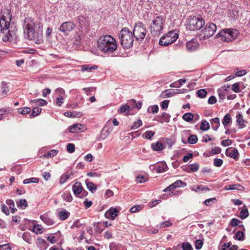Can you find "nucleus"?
I'll list each match as a JSON object with an SVG mask.
<instances>
[{
    "label": "nucleus",
    "instance_id": "nucleus-55",
    "mask_svg": "<svg viewBox=\"0 0 250 250\" xmlns=\"http://www.w3.org/2000/svg\"><path fill=\"white\" fill-rule=\"evenodd\" d=\"M78 113L76 111H67L63 113L64 115L67 117L74 118L77 116Z\"/></svg>",
    "mask_w": 250,
    "mask_h": 250
},
{
    "label": "nucleus",
    "instance_id": "nucleus-56",
    "mask_svg": "<svg viewBox=\"0 0 250 250\" xmlns=\"http://www.w3.org/2000/svg\"><path fill=\"white\" fill-rule=\"evenodd\" d=\"M99 224V222H95L93 223V226L95 227V232L97 233H101L104 230L103 229L100 227Z\"/></svg>",
    "mask_w": 250,
    "mask_h": 250
},
{
    "label": "nucleus",
    "instance_id": "nucleus-58",
    "mask_svg": "<svg viewBox=\"0 0 250 250\" xmlns=\"http://www.w3.org/2000/svg\"><path fill=\"white\" fill-rule=\"evenodd\" d=\"M67 151L72 153L75 151V145L73 144L69 143L66 146Z\"/></svg>",
    "mask_w": 250,
    "mask_h": 250
},
{
    "label": "nucleus",
    "instance_id": "nucleus-63",
    "mask_svg": "<svg viewBox=\"0 0 250 250\" xmlns=\"http://www.w3.org/2000/svg\"><path fill=\"white\" fill-rule=\"evenodd\" d=\"M169 103V100H166L163 101L161 103V107L163 109L166 110L167 108L168 104Z\"/></svg>",
    "mask_w": 250,
    "mask_h": 250
},
{
    "label": "nucleus",
    "instance_id": "nucleus-46",
    "mask_svg": "<svg viewBox=\"0 0 250 250\" xmlns=\"http://www.w3.org/2000/svg\"><path fill=\"white\" fill-rule=\"evenodd\" d=\"M58 153V150L55 149H52L48 151L44 154V156L48 157H53L56 156Z\"/></svg>",
    "mask_w": 250,
    "mask_h": 250
},
{
    "label": "nucleus",
    "instance_id": "nucleus-35",
    "mask_svg": "<svg viewBox=\"0 0 250 250\" xmlns=\"http://www.w3.org/2000/svg\"><path fill=\"white\" fill-rule=\"evenodd\" d=\"M17 207L22 209H25L28 206L27 201L25 199H20L17 201Z\"/></svg>",
    "mask_w": 250,
    "mask_h": 250
},
{
    "label": "nucleus",
    "instance_id": "nucleus-16",
    "mask_svg": "<svg viewBox=\"0 0 250 250\" xmlns=\"http://www.w3.org/2000/svg\"><path fill=\"white\" fill-rule=\"evenodd\" d=\"M216 36L218 38H220V40L221 41L227 42H230L229 40L230 36H229L228 35L227 29L222 30L221 31L216 35Z\"/></svg>",
    "mask_w": 250,
    "mask_h": 250
},
{
    "label": "nucleus",
    "instance_id": "nucleus-29",
    "mask_svg": "<svg viewBox=\"0 0 250 250\" xmlns=\"http://www.w3.org/2000/svg\"><path fill=\"white\" fill-rule=\"evenodd\" d=\"M228 35L230 36L229 40L230 41H233L237 36L238 31L236 29H227Z\"/></svg>",
    "mask_w": 250,
    "mask_h": 250
},
{
    "label": "nucleus",
    "instance_id": "nucleus-15",
    "mask_svg": "<svg viewBox=\"0 0 250 250\" xmlns=\"http://www.w3.org/2000/svg\"><path fill=\"white\" fill-rule=\"evenodd\" d=\"M85 126L82 124H78L71 125L69 127L71 133H77L79 131H83L85 129Z\"/></svg>",
    "mask_w": 250,
    "mask_h": 250
},
{
    "label": "nucleus",
    "instance_id": "nucleus-2",
    "mask_svg": "<svg viewBox=\"0 0 250 250\" xmlns=\"http://www.w3.org/2000/svg\"><path fill=\"white\" fill-rule=\"evenodd\" d=\"M99 49L105 53H112L116 50L117 45L115 39L110 35H103L97 41Z\"/></svg>",
    "mask_w": 250,
    "mask_h": 250
},
{
    "label": "nucleus",
    "instance_id": "nucleus-43",
    "mask_svg": "<svg viewBox=\"0 0 250 250\" xmlns=\"http://www.w3.org/2000/svg\"><path fill=\"white\" fill-rule=\"evenodd\" d=\"M217 199L215 197L208 198L204 201V204L207 206H211L216 202Z\"/></svg>",
    "mask_w": 250,
    "mask_h": 250
},
{
    "label": "nucleus",
    "instance_id": "nucleus-37",
    "mask_svg": "<svg viewBox=\"0 0 250 250\" xmlns=\"http://www.w3.org/2000/svg\"><path fill=\"white\" fill-rule=\"evenodd\" d=\"M22 238L27 243H28L29 244L32 243V238H31L29 232H24L22 234Z\"/></svg>",
    "mask_w": 250,
    "mask_h": 250
},
{
    "label": "nucleus",
    "instance_id": "nucleus-3",
    "mask_svg": "<svg viewBox=\"0 0 250 250\" xmlns=\"http://www.w3.org/2000/svg\"><path fill=\"white\" fill-rule=\"evenodd\" d=\"M119 37L121 44L124 49H128L132 46L134 37L128 28H123L119 33Z\"/></svg>",
    "mask_w": 250,
    "mask_h": 250
},
{
    "label": "nucleus",
    "instance_id": "nucleus-1",
    "mask_svg": "<svg viewBox=\"0 0 250 250\" xmlns=\"http://www.w3.org/2000/svg\"><path fill=\"white\" fill-rule=\"evenodd\" d=\"M12 21V14L9 9H5L2 12L0 19V30L3 35V42H15L17 40V27L14 22Z\"/></svg>",
    "mask_w": 250,
    "mask_h": 250
},
{
    "label": "nucleus",
    "instance_id": "nucleus-30",
    "mask_svg": "<svg viewBox=\"0 0 250 250\" xmlns=\"http://www.w3.org/2000/svg\"><path fill=\"white\" fill-rule=\"evenodd\" d=\"M236 122L237 124L240 126V128H244L245 125H244V120L243 119V115L241 113H239L236 115Z\"/></svg>",
    "mask_w": 250,
    "mask_h": 250
},
{
    "label": "nucleus",
    "instance_id": "nucleus-49",
    "mask_svg": "<svg viewBox=\"0 0 250 250\" xmlns=\"http://www.w3.org/2000/svg\"><path fill=\"white\" fill-rule=\"evenodd\" d=\"M197 96L200 98H205L207 95V92L205 89H201L197 91Z\"/></svg>",
    "mask_w": 250,
    "mask_h": 250
},
{
    "label": "nucleus",
    "instance_id": "nucleus-54",
    "mask_svg": "<svg viewBox=\"0 0 250 250\" xmlns=\"http://www.w3.org/2000/svg\"><path fill=\"white\" fill-rule=\"evenodd\" d=\"M32 231L36 233H42V228L39 225H34L32 228Z\"/></svg>",
    "mask_w": 250,
    "mask_h": 250
},
{
    "label": "nucleus",
    "instance_id": "nucleus-17",
    "mask_svg": "<svg viewBox=\"0 0 250 250\" xmlns=\"http://www.w3.org/2000/svg\"><path fill=\"white\" fill-rule=\"evenodd\" d=\"M119 211L116 208H111L105 213L106 218L110 217L112 220H114L115 217L118 216Z\"/></svg>",
    "mask_w": 250,
    "mask_h": 250
},
{
    "label": "nucleus",
    "instance_id": "nucleus-6",
    "mask_svg": "<svg viewBox=\"0 0 250 250\" xmlns=\"http://www.w3.org/2000/svg\"><path fill=\"white\" fill-rule=\"evenodd\" d=\"M205 24L204 20L199 16H190L189 17L187 28L191 31L198 30Z\"/></svg>",
    "mask_w": 250,
    "mask_h": 250
},
{
    "label": "nucleus",
    "instance_id": "nucleus-7",
    "mask_svg": "<svg viewBox=\"0 0 250 250\" xmlns=\"http://www.w3.org/2000/svg\"><path fill=\"white\" fill-rule=\"evenodd\" d=\"M178 37L179 34L177 31H170L160 38L159 44L162 46H167L174 42Z\"/></svg>",
    "mask_w": 250,
    "mask_h": 250
},
{
    "label": "nucleus",
    "instance_id": "nucleus-40",
    "mask_svg": "<svg viewBox=\"0 0 250 250\" xmlns=\"http://www.w3.org/2000/svg\"><path fill=\"white\" fill-rule=\"evenodd\" d=\"M209 124L205 120L201 122L200 129L203 131H207L209 129Z\"/></svg>",
    "mask_w": 250,
    "mask_h": 250
},
{
    "label": "nucleus",
    "instance_id": "nucleus-18",
    "mask_svg": "<svg viewBox=\"0 0 250 250\" xmlns=\"http://www.w3.org/2000/svg\"><path fill=\"white\" fill-rule=\"evenodd\" d=\"M73 192L74 194L77 196L80 193L82 192L83 188L81 185V183H76L72 188Z\"/></svg>",
    "mask_w": 250,
    "mask_h": 250
},
{
    "label": "nucleus",
    "instance_id": "nucleus-42",
    "mask_svg": "<svg viewBox=\"0 0 250 250\" xmlns=\"http://www.w3.org/2000/svg\"><path fill=\"white\" fill-rule=\"evenodd\" d=\"M31 109L28 107H24L23 108H19L18 109V112L22 115H25L30 113Z\"/></svg>",
    "mask_w": 250,
    "mask_h": 250
},
{
    "label": "nucleus",
    "instance_id": "nucleus-38",
    "mask_svg": "<svg viewBox=\"0 0 250 250\" xmlns=\"http://www.w3.org/2000/svg\"><path fill=\"white\" fill-rule=\"evenodd\" d=\"M98 68V66L96 65H93L92 66H90L88 65H83L81 66V69L82 71H88L90 72L92 70H96Z\"/></svg>",
    "mask_w": 250,
    "mask_h": 250
},
{
    "label": "nucleus",
    "instance_id": "nucleus-12",
    "mask_svg": "<svg viewBox=\"0 0 250 250\" xmlns=\"http://www.w3.org/2000/svg\"><path fill=\"white\" fill-rule=\"evenodd\" d=\"M226 155L228 157H229L234 159L235 160H237L239 159V153L238 149L234 147H229L226 150Z\"/></svg>",
    "mask_w": 250,
    "mask_h": 250
},
{
    "label": "nucleus",
    "instance_id": "nucleus-22",
    "mask_svg": "<svg viewBox=\"0 0 250 250\" xmlns=\"http://www.w3.org/2000/svg\"><path fill=\"white\" fill-rule=\"evenodd\" d=\"M190 189L192 191H194L196 192H201L204 190L209 191V188L208 187H205L203 185H200L198 186H193L190 187Z\"/></svg>",
    "mask_w": 250,
    "mask_h": 250
},
{
    "label": "nucleus",
    "instance_id": "nucleus-64",
    "mask_svg": "<svg viewBox=\"0 0 250 250\" xmlns=\"http://www.w3.org/2000/svg\"><path fill=\"white\" fill-rule=\"evenodd\" d=\"M218 96L220 100H223L225 98L226 93L221 89H219L217 90Z\"/></svg>",
    "mask_w": 250,
    "mask_h": 250
},
{
    "label": "nucleus",
    "instance_id": "nucleus-53",
    "mask_svg": "<svg viewBox=\"0 0 250 250\" xmlns=\"http://www.w3.org/2000/svg\"><path fill=\"white\" fill-rule=\"evenodd\" d=\"M70 175L68 174V172L65 173L61 176L60 180V183L61 184H64L68 179Z\"/></svg>",
    "mask_w": 250,
    "mask_h": 250
},
{
    "label": "nucleus",
    "instance_id": "nucleus-45",
    "mask_svg": "<svg viewBox=\"0 0 250 250\" xmlns=\"http://www.w3.org/2000/svg\"><path fill=\"white\" fill-rule=\"evenodd\" d=\"M161 118L162 120L160 121L161 123H168L169 122L170 116L166 112H163L162 113Z\"/></svg>",
    "mask_w": 250,
    "mask_h": 250
},
{
    "label": "nucleus",
    "instance_id": "nucleus-57",
    "mask_svg": "<svg viewBox=\"0 0 250 250\" xmlns=\"http://www.w3.org/2000/svg\"><path fill=\"white\" fill-rule=\"evenodd\" d=\"M223 163V161L221 159L215 158L213 161V165L215 167H220Z\"/></svg>",
    "mask_w": 250,
    "mask_h": 250
},
{
    "label": "nucleus",
    "instance_id": "nucleus-34",
    "mask_svg": "<svg viewBox=\"0 0 250 250\" xmlns=\"http://www.w3.org/2000/svg\"><path fill=\"white\" fill-rule=\"evenodd\" d=\"M151 146L153 150L155 151H160L164 149L163 144L159 142L152 144Z\"/></svg>",
    "mask_w": 250,
    "mask_h": 250
},
{
    "label": "nucleus",
    "instance_id": "nucleus-47",
    "mask_svg": "<svg viewBox=\"0 0 250 250\" xmlns=\"http://www.w3.org/2000/svg\"><path fill=\"white\" fill-rule=\"evenodd\" d=\"M181 248L182 250H193L191 245L188 242H183L182 243Z\"/></svg>",
    "mask_w": 250,
    "mask_h": 250
},
{
    "label": "nucleus",
    "instance_id": "nucleus-59",
    "mask_svg": "<svg viewBox=\"0 0 250 250\" xmlns=\"http://www.w3.org/2000/svg\"><path fill=\"white\" fill-rule=\"evenodd\" d=\"M1 87L2 91V93L4 94H6L8 91H9L8 87L7 85L6 82H2Z\"/></svg>",
    "mask_w": 250,
    "mask_h": 250
},
{
    "label": "nucleus",
    "instance_id": "nucleus-48",
    "mask_svg": "<svg viewBox=\"0 0 250 250\" xmlns=\"http://www.w3.org/2000/svg\"><path fill=\"white\" fill-rule=\"evenodd\" d=\"M62 198L64 201L70 202L72 200V196L70 192H65L62 195Z\"/></svg>",
    "mask_w": 250,
    "mask_h": 250
},
{
    "label": "nucleus",
    "instance_id": "nucleus-44",
    "mask_svg": "<svg viewBox=\"0 0 250 250\" xmlns=\"http://www.w3.org/2000/svg\"><path fill=\"white\" fill-rule=\"evenodd\" d=\"M39 182V179L38 178L32 177L28 179H26L23 181L24 184H28L29 183H38Z\"/></svg>",
    "mask_w": 250,
    "mask_h": 250
},
{
    "label": "nucleus",
    "instance_id": "nucleus-11",
    "mask_svg": "<svg viewBox=\"0 0 250 250\" xmlns=\"http://www.w3.org/2000/svg\"><path fill=\"white\" fill-rule=\"evenodd\" d=\"M75 27V24L72 21H65L62 23L59 28V31L63 32L65 35H68L69 32L73 30Z\"/></svg>",
    "mask_w": 250,
    "mask_h": 250
},
{
    "label": "nucleus",
    "instance_id": "nucleus-10",
    "mask_svg": "<svg viewBox=\"0 0 250 250\" xmlns=\"http://www.w3.org/2000/svg\"><path fill=\"white\" fill-rule=\"evenodd\" d=\"M39 21H35L34 20L30 17H27L24 19L22 23V28L24 35L26 33L31 34V29L36 25V23Z\"/></svg>",
    "mask_w": 250,
    "mask_h": 250
},
{
    "label": "nucleus",
    "instance_id": "nucleus-25",
    "mask_svg": "<svg viewBox=\"0 0 250 250\" xmlns=\"http://www.w3.org/2000/svg\"><path fill=\"white\" fill-rule=\"evenodd\" d=\"M85 184L87 188L91 192L94 193L97 190L96 185L89 181L88 179L85 180Z\"/></svg>",
    "mask_w": 250,
    "mask_h": 250
},
{
    "label": "nucleus",
    "instance_id": "nucleus-28",
    "mask_svg": "<svg viewBox=\"0 0 250 250\" xmlns=\"http://www.w3.org/2000/svg\"><path fill=\"white\" fill-rule=\"evenodd\" d=\"M231 122V117L230 114H227L223 118L222 121V124L224 126L225 129H226L228 125Z\"/></svg>",
    "mask_w": 250,
    "mask_h": 250
},
{
    "label": "nucleus",
    "instance_id": "nucleus-9",
    "mask_svg": "<svg viewBox=\"0 0 250 250\" xmlns=\"http://www.w3.org/2000/svg\"><path fill=\"white\" fill-rule=\"evenodd\" d=\"M146 32L145 25L142 22H138L135 24L132 34L137 40H143L146 35Z\"/></svg>",
    "mask_w": 250,
    "mask_h": 250
},
{
    "label": "nucleus",
    "instance_id": "nucleus-51",
    "mask_svg": "<svg viewBox=\"0 0 250 250\" xmlns=\"http://www.w3.org/2000/svg\"><path fill=\"white\" fill-rule=\"evenodd\" d=\"M245 234L244 233L241 231H238L236 232L235 235V238L239 241H243L244 240Z\"/></svg>",
    "mask_w": 250,
    "mask_h": 250
},
{
    "label": "nucleus",
    "instance_id": "nucleus-26",
    "mask_svg": "<svg viewBox=\"0 0 250 250\" xmlns=\"http://www.w3.org/2000/svg\"><path fill=\"white\" fill-rule=\"evenodd\" d=\"M175 95L174 91L172 89H167L163 91L160 97L162 98H166L167 97H170Z\"/></svg>",
    "mask_w": 250,
    "mask_h": 250
},
{
    "label": "nucleus",
    "instance_id": "nucleus-24",
    "mask_svg": "<svg viewBox=\"0 0 250 250\" xmlns=\"http://www.w3.org/2000/svg\"><path fill=\"white\" fill-rule=\"evenodd\" d=\"M226 190H234L238 189L240 190H244L245 188L243 186L239 184H234L231 185H227L225 187Z\"/></svg>",
    "mask_w": 250,
    "mask_h": 250
},
{
    "label": "nucleus",
    "instance_id": "nucleus-60",
    "mask_svg": "<svg viewBox=\"0 0 250 250\" xmlns=\"http://www.w3.org/2000/svg\"><path fill=\"white\" fill-rule=\"evenodd\" d=\"M203 245V242L201 239L196 240L195 243V247L196 250H200Z\"/></svg>",
    "mask_w": 250,
    "mask_h": 250
},
{
    "label": "nucleus",
    "instance_id": "nucleus-61",
    "mask_svg": "<svg viewBox=\"0 0 250 250\" xmlns=\"http://www.w3.org/2000/svg\"><path fill=\"white\" fill-rule=\"evenodd\" d=\"M190 170L192 172H196L197 171L199 168V165L198 163H195L191 164L190 166Z\"/></svg>",
    "mask_w": 250,
    "mask_h": 250
},
{
    "label": "nucleus",
    "instance_id": "nucleus-52",
    "mask_svg": "<svg viewBox=\"0 0 250 250\" xmlns=\"http://www.w3.org/2000/svg\"><path fill=\"white\" fill-rule=\"evenodd\" d=\"M142 124V121L138 119L136 122L133 123L132 125L130 126L131 130H134L139 127Z\"/></svg>",
    "mask_w": 250,
    "mask_h": 250
},
{
    "label": "nucleus",
    "instance_id": "nucleus-27",
    "mask_svg": "<svg viewBox=\"0 0 250 250\" xmlns=\"http://www.w3.org/2000/svg\"><path fill=\"white\" fill-rule=\"evenodd\" d=\"M70 215V212L66 210H62L58 212L59 218L60 220L63 221L67 219L69 217Z\"/></svg>",
    "mask_w": 250,
    "mask_h": 250
},
{
    "label": "nucleus",
    "instance_id": "nucleus-31",
    "mask_svg": "<svg viewBox=\"0 0 250 250\" xmlns=\"http://www.w3.org/2000/svg\"><path fill=\"white\" fill-rule=\"evenodd\" d=\"M30 103H33L36 105H38L40 106H44L47 105V102L46 100L42 99L32 100L30 101Z\"/></svg>",
    "mask_w": 250,
    "mask_h": 250
},
{
    "label": "nucleus",
    "instance_id": "nucleus-32",
    "mask_svg": "<svg viewBox=\"0 0 250 250\" xmlns=\"http://www.w3.org/2000/svg\"><path fill=\"white\" fill-rule=\"evenodd\" d=\"M37 244L38 247L42 249H46L48 246L47 242L44 239L42 238L38 239Z\"/></svg>",
    "mask_w": 250,
    "mask_h": 250
},
{
    "label": "nucleus",
    "instance_id": "nucleus-21",
    "mask_svg": "<svg viewBox=\"0 0 250 250\" xmlns=\"http://www.w3.org/2000/svg\"><path fill=\"white\" fill-rule=\"evenodd\" d=\"M231 242L224 243L223 245L222 246L221 250H238L237 246H236L235 245H233L232 246H231Z\"/></svg>",
    "mask_w": 250,
    "mask_h": 250
},
{
    "label": "nucleus",
    "instance_id": "nucleus-8",
    "mask_svg": "<svg viewBox=\"0 0 250 250\" xmlns=\"http://www.w3.org/2000/svg\"><path fill=\"white\" fill-rule=\"evenodd\" d=\"M216 26L213 23L207 24L202 30L199 34V37L202 39H207L212 36L216 31Z\"/></svg>",
    "mask_w": 250,
    "mask_h": 250
},
{
    "label": "nucleus",
    "instance_id": "nucleus-39",
    "mask_svg": "<svg viewBox=\"0 0 250 250\" xmlns=\"http://www.w3.org/2000/svg\"><path fill=\"white\" fill-rule=\"evenodd\" d=\"M42 111V109L38 107H35L33 110L32 113L29 114L30 118H33L39 115Z\"/></svg>",
    "mask_w": 250,
    "mask_h": 250
},
{
    "label": "nucleus",
    "instance_id": "nucleus-14",
    "mask_svg": "<svg viewBox=\"0 0 250 250\" xmlns=\"http://www.w3.org/2000/svg\"><path fill=\"white\" fill-rule=\"evenodd\" d=\"M186 47L189 51L192 52L198 49L199 43L196 39H193L187 42Z\"/></svg>",
    "mask_w": 250,
    "mask_h": 250
},
{
    "label": "nucleus",
    "instance_id": "nucleus-19",
    "mask_svg": "<svg viewBox=\"0 0 250 250\" xmlns=\"http://www.w3.org/2000/svg\"><path fill=\"white\" fill-rule=\"evenodd\" d=\"M168 169V167L166 162H161L158 164L156 167L157 173H162L166 171Z\"/></svg>",
    "mask_w": 250,
    "mask_h": 250
},
{
    "label": "nucleus",
    "instance_id": "nucleus-4",
    "mask_svg": "<svg viewBox=\"0 0 250 250\" xmlns=\"http://www.w3.org/2000/svg\"><path fill=\"white\" fill-rule=\"evenodd\" d=\"M43 24L37 22L35 27L31 29V34L26 33L25 37L30 41H34L36 44H40L43 42Z\"/></svg>",
    "mask_w": 250,
    "mask_h": 250
},
{
    "label": "nucleus",
    "instance_id": "nucleus-33",
    "mask_svg": "<svg viewBox=\"0 0 250 250\" xmlns=\"http://www.w3.org/2000/svg\"><path fill=\"white\" fill-rule=\"evenodd\" d=\"M6 203L9 206L11 213H14L17 210V208H15L14 202L12 199H7L6 201Z\"/></svg>",
    "mask_w": 250,
    "mask_h": 250
},
{
    "label": "nucleus",
    "instance_id": "nucleus-13",
    "mask_svg": "<svg viewBox=\"0 0 250 250\" xmlns=\"http://www.w3.org/2000/svg\"><path fill=\"white\" fill-rule=\"evenodd\" d=\"M187 186V184L183 182L181 180H178L174 182L173 183L170 185L168 187L166 188L163 191L167 192L170 191L171 190L174 189L176 188L179 187H185Z\"/></svg>",
    "mask_w": 250,
    "mask_h": 250
},
{
    "label": "nucleus",
    "instance_id": "nucleus-36",
    "mask_svg": "<svg viewBox=\"0 0 250 250\" xmlns=\"http://www.w3.org/2000/svg\"><path fill=\"white\" fill-rule=\"evenodd\" d=\"M182 118L185 121L188 122H190L193 120L194 115L192 113L190 112L186 113L183 115Z\"/></svg>",
    "mask_w": 250,
    "mask_h": 250
},
{
    "label": "nucleus",
    "instance_id": "nucleus-41",
    "mask_svg": "<svg viewBox=\"0 0 250 250\" xmlns=\"http://www.w3.org/2000/svg\"><path fill=\"white\" fill-rule=\"evenodd\" d=\"M198 141V138L196 135H190L188 138V142L190 144H195Z\"/></svg>",
    "mask_w": 250,
    "mask_h": 250
},
{
    "label": "nucleus",
    "instance_id": "nucleus-5",
    "mask_svg": "<svg viewBox=\"0 0 250 250\" xmlns=\"http://www.w3.org/2000/svg\"><path fill=\"white\" fill-rule=\"evenodd\" d=\"M165 19L162 16H158L152 20L150 25V30L153 36H159L164 28Z\"/></svg>",
    "mask_w": 250,
    "mask_h": 250
},
{
    "label": "nucleus",
    "instance_id": "nucleus-62",
    "mask_svg": "<svg viewBox=\"0 0 250 250\" xmlns=\"http://www.w3.org/2000/svg\"><path fill=\"white\" fill-rule=\"evenodd\" d=\"M63 101H64V98H63V96H62L61 97H59L58 96L56 98V104L58 106H62V104L63 103Z\"/></svg>",
    "mask_w": 250,
    "mask_h": 250
},
{
    "label": "nucleus",
    "instance_id": "nucleus-23",
    "mask_svg": "<svg viewBox=\"0 0 250 250\" xmlns=\"http://www.w3.org/2000/svg\"><path fill=\"white\" fill-rule=\"evenodd\" d=\"M41 219L47 225H52L54 224V221L50 218L46 214L40 216Z\"/></svg>",
    "mask_w": 250,
    "mask_h": 250
},
{
    "label": "nucleus",
    "instance_id": "nucleus-20",
    "mask_svg": "<svg viewBox=\"0 0 250 250\" xmlns=\"http://www.w3.org/2000/svg\"><path fill=\"white\" fill-rule=\"evenodd\" d=\"M210 122L212 128L214 131H217L220 125L219 118L218 117L212 118L210 120Z\"/></svg>",
    "mask_w": 250,
    "mask_h": 250
},
{
    "label": "nucleus",
    "instance_id": "nucleus-50",
    "mask_svg": "<svg viewBox=\"0 0 250 250\" xmlns=\"http://www.w3.org/2000/svg\"><path fill=\"white\" fill-rule=\"evenodd\" d=\"M249 213L247 209H243L240 213V218L242 219H245L249 216Z\"/></svg>",
    "mask_w": 250,
    "mask_h": 250
}]
</instances>
